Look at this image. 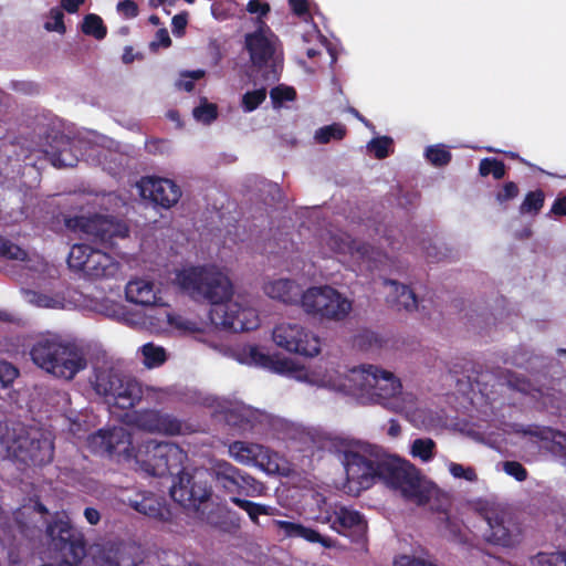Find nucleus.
<instances>
[{"label": "nucleus", "instance_id": "obj_1", "mask_svg": "<svg viewBox=\"0 0 566 566\" xmlns=\"http://www.w3.org/2000/svg\"><path fill=\"white\" fill-rule=\"evenodd\" d=\"M343 463L347 482L355 483L357 492L381 482L387 488L399 491L403 500L418 506L427 505L432 497V483L421 475L416 465L399 457L369 458L348 451L344 453Z\"/></svg>", "mask_w": 566, "mask_h": 566}, {"label": "nucleus", "instance_id": "obj_2", "mask_svg": "<svg viewBox=\"0 0 566 566\" xmlns=\"http://www.w3.org/2000/svg\"><path fill=\"white\" fill-rule=\"evenodd\" d=\"M189 290L193 297L210 303L211 325L234 333L256 329L258 312L250 306L232 302L233 284L229 276L216 266H196L179 270V287Z\"/></svg>", "mask_w": 566, "mask_h": 566}, {"label": "nucleus", "instance_id": "obj_3", "mask_svg": "<svg viewBox=\"0 0 566 566\" xmlns=\"http://www.w3.org/2000/svg\"><path fill=\"white\" fill-rule=\"evenodd\" d=\"M30 357L34 365L65 380H72L87 366L83 350L57 336H42L31 346Z\"/></svg>", "mask_w": 566, "mask_h": 566}, {"label": "nucleus", "instance_id": "obj_4", "mask_svg": "<svg viewBox=\"0 0 566 566\" xmlns=\"http://www.w3.org/2000/svg\"><path fill=\"white\" fill-rule=\"evenodd\" d=\"M49 547L59 559V565L41 566H77L86 556V542L81 531L74 527L65 512H56L46 525Z\"/></svg>", "mask_w": 566, "mask_h": 566}, {"label": "nucleus", "instance_id": "obj_5", "mask_svg": "<svg viewBox=\"0 0 566 566\" xmlns=\"http://www.w3.org/2000/svg\"><path fill=\"white\" fill-rule=\"evenodd\" d=\"M91 382L94 391L108 405L123 410L138 405V398L142 395L140 382L113 367L96 368Z\"/></svg>", "mask_w": 566, "mask_h": 566}, {"label": "nucleus", "instance_id": "obj_6", "mask_svg": "<svg viewBox=\"0 0 566 566\" xmlns=\"http://www.w3.org/2000/svg\"><path fill=\"white\" fill-rule=\"evenodd\" d=\"M9 450L25 465L43 467L51 463L54 458V442L51 434L35 427L14 429Z\"/></svg>", "mask_w": 566, "mask_h": 566}, {"label": "nucleus", "instance_id": "obj_7", "mask_svg": "<svg viewBox=\"0 0 566 566\" xmlns=\"http://www.w3.org/2000/svg\"><path fill=\"white\" fill-rule=\"evenodd\" d=\"M353 389L360 395L369 396L376 402L386 405V401L401 392L402 385L394 373L381 369L375 365H361L349 374Z\"/></svg>", "mask_w": 566, "mask_h": 566}, {"label": "nucleus", "instance_id": "obj_8", "mask_svg": "<svg viewBox=\"0 0 566 566\" xmlns=\"http://www.w3.org/2000/svg\"><path fill=\"white\" fill-rule=\"evenodd\" d=\"M298 303L308 315L329 321H343L352 311V302L331 286L310 287Z\"/></svg>", "mask_w": 566, "mask_h": 566}, {"label": "nucleus", "instance_id": "obj_9", "mask_svg": "<svg viewBox=\"0 0 566 566\" xmlns=\"http://www.w3.org/2000/svg\"><path fill=\"white\" fill-rule=\"evenodd\" d=\"M209 475L217 489L230 496L254 497L262 495L265 490L261 481L226 460L213 461Z\"/></svg>", "mask_w": 566, "mask_h": 566}, {"label": "nucleus", "instance_id": "obj_10", "mask_svg": "<svg viewBox=\"0 0 566 566\" xmlns=\"http://www.w3.org/2000/svg\"><path fill=\"white\" fill-rule=\"evenodd\" d=\"M65 226L74 232L85 234L90 241L104 248H113L117 239L129 235L126 223L99 214L71 217L65 220Z\"/></svg>", "mask_w": 566, "mask_h": 566}, {"label": "nucleus", "instance_id": "obj_11", "mask_svg": "<svg viewBox=\"0 0 566 566\" xmlns=\"http://www.w3.org/2000/svg\"><path fill=\"white\" fill-rule=\"evenodd\" d=\"M88 447L94 453L106 455L117 462L133 461L135 450L132 434L124 427L99 429L88 437Z\"/></svg>", "mask_w": 566, "mask_h": 566}, {"label": "nucleus", "instance_id": "obj_12", "mask_svg": "<svg viewBox=\"0 0 566 566\" xmlns=\"http://www.w3.org/2000/svg\"><path fill=\"white\" fill-rule=\"evenodd\" d=\"M476 512L486 525L483 533L486 542L503 547L514 546L518 542V528L504 510L485 503Z\"/></svg>", "mask_w": 566, "mask_h": 566}, {"label": "nucleus", "instance_id": "obj_13", "mask_svg": "<svg viewBox=\"0 0 566 566\" xmlns=\"http://www.w3.org/2000/svg\"><path fill=\"white\" fill-rule=\"evenodd\" d=\"M272 338L279 347L304 357H315L321 352L319 338L296 323L276 325Z\"/></svg>", "mask_w": 566, "mask_h": 566}, {"label": "nucleus", "instance_id": "obj_14", "mask_svg": "<svg viewBox=\"0 0 566 566\" xmlns=\"http://www.w3.org/2000/svg\"><path fill=\"white\" fill-rule=\"evenodd\" d=\"M211 496L212 488L203 472L189 474L179 470V507L198 516Z\"/></svg>", "mask_w": 566, "mask_h": 566}, {"label": "nucleus", "instance_id": "obj_15", "mask_svg": "<svg viewBox=\"0 0 566 566\" xmlns=\"http://www.w3.org/2000/svg\"><path fill=\"white\" fill-rule=\"evenodd\" d=\"M172 444L165 441L147 440L137 450H134L133 461L136 469L149 475L165 474L169 469V453Z\"/></svg>", "mask_w": 566, "mask_h": 566}, {"label": "nucleus", "instance_id": "obj_16", "mask_svg": "<svg viewBox=\"0 0 566 566\" xmlns=\"http://www.w3.org/2000/svg\"><path fill=\"white\" fill-rule=\"evenodd\" d=\"M125 295L130 303L143 306H158L154 308L158 319L177 326V316L159 304L160 297L156 295L153 282L142 279L130 280L125 287Z\"/></svg>", "mask_w": 566, "mask_h": 566}, {"label": "nucleus", "instance_id": "obj_17", "mask_svg": "<svg viewBox=\"0 0 566 566\" xmlns=\"http://www.w3.org/2000/svg\"><path fill=\"white\" fill-rule=\"evenodd\" d=\"M326 522L338 534L349 537L353 542H360L367 533V522L364 515L347 506H335L326 516Z\"/></svg>", "mask_w": 566, "mask_h": 566}, {"label": "nucleus", "instance_id": "obj_18", "mask_svg": "<svg viewBox=\"0 0 566 566\" xmlns=\"http://www.w3.org/2000/svg\"><path fill=\"white\" fill-rule=\"evenodd\" d=\"M177 185L165 178L147 177L139 184L140 196L156 206L170 208L177 203Z\"/></svg>", "mask_w": 566, "mask_h": 566}, {"label": "nucleus", "instance_id": "obj_19", "mask_svg": "<svg viewBox=\"0 0 566 566\" xmlns=\"http://www.w3.org/2000/svg\"><path fill=\"white\" fill-rule=\"evenodd\" d=\"M129 506L159 523L166 524L172 521L174 514L166 499L151 492L136 494L134 499L129 500Z\"/></svg>", "mask_w": 566, "mask_h": 566}, {"label": "nucleus", "instance_id": "obj_20", "mask_svg": "<svg viewBox=\"0 0 566 566\" xmlns=\"http://www.w3.org/2000/svg\"><path fill=\"white\" fill-rule=\"evenodd\" d=\"M196 517L226 534L235 535L241 530V515L227 504H217L208 513L202 511Z\"/></svg>", "mask_w": 566, "mask_h": 566}, {"label": "nucleus", "instance_id": "obj_21", "mask_svg": "<svg viewBox=\"0 0 566 566\" xmlns=\"http://www.w3.org/2000/svg\"><path fill=\"white\" fill-rule=\"evenodd\" d=\"M134 423L140 430L167 436L177 434V418L154 409H145L135 413Z\"/></svg>", "mask_w": 566, "mask_h": 566}, {"label": "nucleus", "instance_id": "obj_22", "mask_svg": "<svg viewBox=\"0 0 566 566\" xmlns=\"http://www.w3.org/2000/svg\"><path fill=\"white\" fill-rule=\"evenodd\" d=\"M245 46L254 66L262 67L273 57L274 46L262 27L245 35Z\"/></svg>", "mask_w": 566, "mask_h": 566}, {"label": "nucleus", "instance_id": "obj_23", "mask_svg": "<svg viewBox=\"0 0 566 566\" xmlns=\"http://www.w3.org/2000/svg\"><path fill=\"white\" fill-rule=\"evenodd\" d=\"M118 269L119 264L112 255L99 249H94L90 259H86V265L82 273L86 277L96 280L114 276Z\"/></svg>", "mask_w": 566, "mask_h": 566}, {"label": "nucleus", "instance_id": "obj_24", "mask_svg": "<svg viewBox=\"0 0 566 566\" xmlns=\"http://www.w3.org/2000/svg\"><path fill=\"white\" fill-rule=\"evenodd\" d=\"M73 147L74 142L62 135L54 138V145H50L45 149V155L54 167H75L78 163V157L74 153Z\"/></svg>", "mask_w": 566, "mask_h": 566}, {"label": "nucleus", "instance_id": "obj_25", "mask_svg": "<svg viewBox=\"0 0 566 566\" xmlns=\"http://www.w3.org/2000/svg\"><path fill=\"white\" fill-rule=\"evenodd\" d=\"M521 432L524 436H528L532 438H536L539 441L547 442L551 446L548 447L549 451L556 454L566 455V433L553 429L551 427L538 426V424H528L524 427Z\"/></svg>", "mask_w": 566, "mask_h": 566}, {"label": "nucleus", "instance_id": "obj_26", "mask_svg": "<svg viewBox=\"0 0 566 566\" xmlns=\"http://www.w3.org/2000/svg\"><path fill=\"white\" fill-rule=\"evenodd\" d=\"M264 293L284 304H298L302 287L293 280L279 279L268 282L263 286Z\"/></svg>", "mask_w": 566, "mask_h": 566}, {"label": "nucleus", "instance_id": "obj_27", "mask_svg": "<svg viewBox=\"0 0 566 566\" xmlns=\"http://www.w3.org/2000/svg\"><path fill=\"white\" fill-rule=\"evenodd\" d=\"M439 528L450 542L463 546H472L469 528L458 517L450 515L447 511L439 512Z\"/></svg>", "mask_w": 566, "mask_h": 566}, {"label": "nucleus", "instance_id": "obj_28", "mask_svg": "<svg viewBox=\"0 0 566 566\" xmlns=\"http://www.w3.org/2000/svg\"><path fill=\"white\" fill-rule=\"evenodd\" d=\"M275 524L287 537L303 538L310 543H319L325 548L334 547V541L331 537L322 536L314 528L304 526L300 523L281 520L275 521Z\"/></svg>", "mask_w": 566, "mask_h": 566}, {"label": "nucleus", "instance_id": "obj_29", "mask_svg": "<svg viewBox=\"0 0 566 566\" xmlns=\"http://www.w3.org/2000/svg\"><path fill=\"white\" fill-rule=\"evenodd\" d=\"M391 285L392 291L387 296V304L395 311L412 312L418 308V300L415 292L405 284L397 281H387Z\"/></svg>", "mask_w": 566, "mask_h": 566}, {"label": "nucleus", "instance_id": "obj_30", "mask_svg": "<svg viewBox=\"0 0 566 566\" xmlns=\"http://www.w3.org/2000/svg\"><path fill=\"white\" fill-rule=\"evenodd\" d=\"M143 562L140 547L135 544H120L109 552L101 566H138Z\"/></svg>", "mask_w": 566, "mask_h": 566}, {"label": "nucleus", "instance_id": "obj_31", "mask_svg": "<svg viewBox=\"0 0 566 566\" xmlns=\"http://www.w3.org/2000/svg\"><path fill=\"white\" fill-rule=\"evenodd\" d=\"M329 245L336 253L349 254L359 259H364L370 250L369 244L352 239L347 234L332 235Z\"/></svg>", "mask_w": 566, "mask_h": 566}, {"label": "nucleus", "instance_id": "obj_32", "mask_svg": "<svg viewBox=\"0 0 566 566\" xmlns=\"http://www.w3.org/2000/svg\"><path fill=\"white\" fill-rule=\"evenodd\" d=\"M260 446L244 441H233L229 446L230 455L241 464L254 463L258 459Z\"/></svg>", "mask_w": 566, "mask_h": 566}, {"label": "nucleus", "instance_id": "obj_33", "mask_svg": "<svg viewBox=\"0 0 566 566\" xmlns=\"http://www.w3.org/2000/svg\"><path fill=\"white\" fill-rule=\"evenodd\" d=\"M229 500L232 504L243 510L248 514L252 523L256 525H259L260 515H272L274 511V509L269 505L255 503L239 496H230Z\"/></svg>", "mask_w": 566, "mask_h": 566}, {"label": "nucleus", "instance_id": "obj_34", "mask_svg": "<svg viewBox=\"0 0 566 566\" xmlns=\"http://www.w3.org/2000/svg\"><path fill=\"white\" fill-rule=\"evenodd\" d=\"M142 361L148 369L158 368L167 360V353L164 347L154 343H146L139 348Z\"/></svg>", "mask_w": 566, "mask_h": 566}, {"label": "nucleus", "instance_id": "obj_35", "mask_svg": "<svg viewBox=\"0 0 566 566\" xmlns=\"http://www.w3.org/2000/svg\"><path fill=\"white\" fill-rule=\"evenodd\" d=\"M545 203V192L542 189L528 191L522 203L518 207V211L522 216H537Z\"/></svg>", "mask_w": 566, "mask_h": 566}, {"label": "nucleus", "instance_id": "obj_36", "mask_svg": "<svg viewBox=\"0 0 566 566\" xmlns=\"http://www.w3.org/2000/svg\"><path fill=\"white\" fill-rule=\"evenodd\" d=\"M94 248L85 243L72 245L67 255V265L73 271L83 272L86 265V259H90Z\"/></svg>", "mask_w": 566, "mask_h": 566}, {"label": "nucleus", "instance_id": "obj_37", "mask_svg": "<svg viewBox=\"0 0 566 566\" xmlns=\"http://www.w3.org/2000/svg\"><path fill=\"white\" fill-rule=\"evenodd\" d=\"M140 397L138 398V403L142 400H145L148 405H165L172 400L174 392L168 388H157V387H143L140 385Z\"/></svg>", "mask_w": 566, "mask_h": 566}, {"label": "nucleus", "instance_id": "obj_38", "mask_svg": "<svg viewBox=\"0 0 566 566\" xmlns=\"http://www.w3.org/2000/svg\"><path fill=\"white\" fill-rule=\"evenodd\" d=\"M81 31L85 35L93 36L96 40H103L107 35V28L103 19L95 13H87L83 18Z\"/></svg>", "mask_w": 566, "mask_h": 566}, {"label": "nucleus", "instance_id": "obj_39", "mask_svg": "<svg viewBox=\"0 0 566 566\" xmlns=\"http://www.w3.org/2000/svg\"><path fill=\"white\" fill-rule=\"evenodd\" d=\"M208 328L209 325L206 322L189 321L179 316V336H192L197 340L206 342Z\"/></svg>", "mask_w": 566, "mask_h": 566}, {"label": "nucleus", "instance_id": "obj_40", "mask_svg": "<svg viewBox=\"0 0 566 566\" xmlns=\"http://www.w3.org/2000/svg\"><path fill=\"white\" fill-rule=\"evenodd\" d=\"M479 174L482 177L492 175L495 180L503 179L506 175L505 164L497 158H483L479 164Z\"/></svg>", "mask_w": 566, "mask_h": 566}, {"label": "nucleus", "instance_id": "obj_41", "mask_svg": "<svg viewBox=\"0 0 566 566\" xmlns=\"http://www.w3.org/2000/svg\"><path fill=\"white\" fill-rule=\"evenodd\" d=\"M531 566H566V552H539L531 558Z\"/></svg>", "mask_w": 566, "mask_h": 566}, {"label": "nucleus", "instance_id": "obj_42", "mask_svg": "<svg viewBox=\"0 0 566 566\" xmlns=\"http://www.w3.org/2000/svg\"><path fill=\"white\" fill-rule=\"evenodd\" d=\"M346 135V127L342 124L334 123L318 128L315 133V139L319 144H327L332 139L340 140Z\"/></svg>", "mask_w": 566, "mask_h": 566}, {"label": "nucleus", "instance_id": "obj_43", "mask_svg": "<svg viewBox=\"0 0 566 566\" xmlns=\"http://www.w3.org/2000/svg\"><path fill=\"white\" fill-rule=\"evenodd\" d=\"M426 158L433 166L443 167L451 161L452 154L442 145H433L427 147Z\"/></svg>", "mask_w": 566, "mask_h": 566}, {"label": "nucleus", "instance_id": "obj_44", "mask_svg": "<svg viewBox=\"0 0 566 566\" xmlns=\"http://www.w3.org/2000/svg\"><path fill=\"white\" fill-rule=\"evenodd\" d=\"M266 98V88L261 87L254 91H248L243 94L241 106L244 112L255 111Z\"/></svg>", "mask_w": 566, "mask_h": 566}, {"label": "nucleus", "instance_id": "obj_45", "mask_svg": "<svg viewBox=\"0 0 566 566\" xmlns=\"http://www.w3.org/2000/svg\"><path fill=\"white\" fill-rule=\"evenodd\" d=\"M436 443L432 439H416L411 446V454L427 462L433 458Z\"/></svg>", "mask_w": 566, "mask_h": 566}, {"label": "nucleus", "instance_id": "obj_46", "mask_svg": "<svg viewBox=\"0 0 566 566\" xmlns=\"http://www.w3.org/2000/svg\"><path fill=\"white\" fill-rule=\"evenodd\" d=\"M0 256L8 260L24 261L28 253L19 245L0 235Z\"/></svg>", "mask_w": 566, "mask_h": 566}, {"label": "nucleus", "instance_id": "obj_47", "mask_svg": "<svg viewBox=\"0 0 566 566\" xmlns=\"http://www.w3.org/2000/svg\"><path fill=\"white\" fill-rule=\"evenodd\" d=\"M203 101L201 105L193 108L192 115L196 120L208 125L218 117V108L216 104L207 103L206 98Z\"/></svg>", "mask_w": 566, "mask_h": 566}, {"label": "nucleus", "instance_id": "obj_48", "mask_svg": "<svg viewBox=\"0 0 566 566\" xmlns=\"http://www.w3.org/2000/svg\"><path fill=\"white\" fill-rule=\"evenodd\" d=\"M273 106H281L284 102H292L296 98V91L292 86L277 85L270 91Z\"/></svg>", "mask_w": 566, "mask_h": 566}, {"label": "nucleus", "instance_id": "obj_49", "mask_svg": "<svg viewBox=\"0 0 566 566\" xmlns=\"http://www.w3.org/2000/svg\"><path fill=\"white\" fill-rule=\"evenodd\" d=\"M61 8H52L49 12V21L44 23V28L48 31H54L57 33H65L66 28L64 24V13Z\"/></svg>", "mask_w": 566, "mask_h": 566}, {"label": "nucleus", "instance_id": "obj_50", "mask_svg": "<svg viewBox=\"0 0 566 566\" xmlns=\"http://www.w3.org/2000/svg\"><path fill=\"white\" fill-rule=\"evenodd\" d=\"M392 145V139L388 136L373 138L368 147L378 159H385L389 156V149Z\"/></svg>", "mask_w": 566, "mask_h": 566}, {"label": "nucleus", "instance_id": "obj_51", "mask_svg": "<svg viewBox=\"0 0 566 566\" xmlns=\"http://www.w3.org/2000/svg\"><path fill=\"white\" fill-rule=\"evenodd\" d=\"M270 4L261 0H250L247 4V11L251 14L258 15L259 27H262V29L269 30L265 22L262 21V18L265 17L270 12Z\"/></svg>", "mask_w": 566, "mask_h": 566}, {"label": "nucleus", "instance_id": "obj_52", "mask_svg": "<svg viewBox=\"0 0 566 566\" xmlns=\"http://www.w3.org/2000/svg\"><path fill=\"white\" fill-rule=\"evenodd\" d=\"M520 193V188L514 181H506L495 195V199L499 203H505L510 200L515 199Z\"/></svg>", "mask_w": 566, "mask_h": 566}, {"label": "nucleus", "instance_id": "obj_53", "mask_svg": "<svg viewBox=\"0 0 566 566\" xmlns=\"http://www.w3.org/2000/svg\"><path fill=\"white\" fill-rule=\"evenodd\" d=\"M205 76V71L196 70L191 72H181L179 74V90L191 92L195 87L193 81L200 80Z\"/></svg>", "mask_w": 566, "mask_h": 566}, {"label": "nucleus", "instance_id": "obj_54", "mask_svg": "<svg viewBox=\"0 0 566 566\" xmlns=\"http://www.w3.org/2000/svg\"><path fill=\"white\" fill-rule=\"evenodd\" d=\"M18 376L19 370L14 365L8 361L0 363V384L2 387L10 386Z\"/></svg>", "mask_w": 566, "mask_h": 566}, {"label": "nucleus", "instance_id": "obj_55", "mask_svg": "<svg viewBox=\"0 0 566 566\" xmlns=\"http://www.w3.org/2000/svg\"><path fill=\"white\" fill-rule=\"evenodd\" d=\"M503 469L506 474L513 476L518 482H523L527 479L526 469L517 461H505Z\"/></svg>", "mask_w": 566, "mask_h": 566}, {"label": "nucleus", "instance_id": "obj_56", "mask_svg": "<svg viewBox=\"0 0 566 566\" xmlns=\"http://www.w3.org/2000/svg\"><path fill=\"white\" fill-rule=\"evenodd\" d=\"M449 471L454 478L458 479H464L467 481L476 480V473L471 467L465 468L462 464L451 462L449 465Z\"/></svg>", "mask_w": 566, "mask_h": 566}, {"label": "nucleus", "instance_id": "obj_57", "mask_svg": "<svg viewBox=\"0 0 566 566\" xmlns=\"http://www.w3.org/2000/svg\"><path fill=\"white\" fill-rule=\"evenodd\" d=\"M249 357L260 367L270 368L271 364H273V357L261 352L258 346H251L249 348Z\"/></svg>", "mask_w": 566, "mask_h": 566}, {"label": "nucleus", "instance_id": "obj_58", "mask_svg": "<svg viewBox=\"0 0 566 566\" xmlns=\"http://www.w3.org/2000/svg\"><path fill=\"white\" fill-rule=\"evenodd\" d=\"M394 566H436V565L430 562H427L420 557L401 555L395 559Z\"/></svg>", "mask_w": 566, "mask_h": 566}, {"label": "nucleus", "instance_id": "obj_59", "mask_svg": "<svg viewBox=\"0 0 566 566\" xmlns=\"http://www.w3.org/2000/svg\"><path fill=\"white\" fill-rule=\"evenodd\" d=\"M117 10L127 19H132L138 15V6L133 0L119 1L117 4Z\"/></svg>", "mask_w": 566, "mask_h": 566}, {"label": "nucleus", "instance_id": "obj_60", "mask_svg": "<svg viewBox=\"0 0 566 566\" xmlns=\"http://www.w3.org/2000/svg\"><path fill=\"white\" fill-rule=\"evenodd\" d=\"M271 370L279 373V374H290L294 371V364L292 360L287 358L283 359H275L273 358V364H271L270 368Z\"/></svg>", "mask_w": 566, "mask_h": 566}, {"label": "nucleus", "instance_id": "obj_61", "mask_svg": "<svg viewBox=\"0 0 566 566\" xmlns=\"http://www.w3.org/2000/svg\"><path fill=\"white\" fill-rule=\"evenodd\" d=\"M292 12L297 17L310 14V6L307 0H289Z\"/></svg>", "mask_w": 566, "mask_h": 566}, {"label": "nucleus", "instance_id": "obj_62", "mask_svg": "<svg viewBox=\"0 0 566 566\" xmlns=\"http://www.w3.org/2000/svg\"><path fill=\"white\" fill-rule=\"evenodd\" d=\"M548 216L566 217V196H558L554 200Z\"/></svg>", "mask_w": 566, "mask_h": 566}, {"label": "nucleus", "instance_id": "obj_63", "mask_svg": "<svg viewBox=\"0 0 566 566\" xmlns=\"http://www.w3.org/2000/svg\"><path fill=\"white\" fill-rule=\"evenodd\" d=\"M146 149L150 154L164 153L167 149V142L164 139H151L146 142Z\"/></svg>", "mask_w": 566, "mask_h": 566}, {"label": "nucleus", "instance_id": "obj_64", "mask_svg": "<svg viewBox=\"0 0 566 566\" xmlns=\"http://www.w3.org/2000/svg\"><path fill=\"white\" fill-rule=\"evenodd\" d=\"M357 340H358L359 346H361V347L365 345L371 346L373 344L379 343V337L377 334H375L373 332H365L357 337Z\"/></svg>", "mask_w": 566, "mask_h": 566}]
</instances>
